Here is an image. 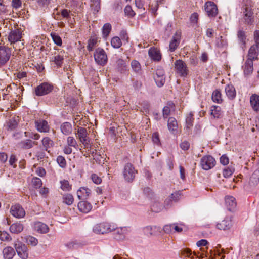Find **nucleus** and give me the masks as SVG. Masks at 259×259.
<instances>
[{
  "label": "nucleus",
  "instance_id": "obj_42",
  "mask_svg": "<svg viewBox=\"0 0 259 259\" xmlns=\"http://www.w3.org/2000/svg\"><path fill=\"white\" fill-rule=\"evenodd\" d=\"M162 204L159 202H154L151 206V210L153 212H159L163 209Z\"/></svg>",
  "mask_w": 259,
  "mask_h": 259
},
{
  "label": "nucleus",
  "instance_id": "obj_33",
  "mask_svg": "<svg viewBox=\"0 0 259 259\" xmlns=\"http://www.w3.org/2000/svg\"><path fill=\"white\" fill-rule=\"evenodd\" d=\"M259 183V170H256L252 174L250 178L249 184L251 186H256Z\"/></svg>",
  "mask_w": 259,
  "mask_h": 259
},
{
  "label": "nucleus",
  "instance_id": "obj_50",
  "mask_svg": "<svg viewBox=\"0 0 259 259\" xmlns=\"http://www.w3.org/2000/svg\"><path fill=\"white\" fill-rule=\"evenodd\" d=\"M61 188L64 191H69L71 189V185L67 180H63L60 182Z\"/></svg>",
  "mask_w": 259,
  "mask_h": 259
},
{
  "label": "nucleus",
  "instance_id": "obj_44",
  "mask_svg": "<svg viewBox=\"0 0 259 259\" xmlns=\"http://www.w3.org/2000/svg\"><path fill=\"white\" fill-rule=\"evenodd\" d=\"M111 44L114 48H119L122 45L121 39L117 36L112 38Z\"/></svg>",
  "mask_w": 259,
  "mask_h": 259
},
{
  "label": "nucleus",
  "instance_id": "obj_39",
  "mask_svg": "<svg viewBox=\"0 0 259 259\" xmlns=\"http://www.w3.org/2000/svg\"><path fill=\"white\" fill-rule=\"evenodd\" d=\"M37 144V142L28 139L22 141L20 143L22 148L25 149L31 148L34 145H36Z\"/></svg>",
  "mask_w": 259,
  "mask_h": 259
},
{
  "label": "nucleus",
  "instance_id": "obj_41",
  "mask_svg": "<svg viewBox=\"0 0 259 259\" xmlns=\"http://www.w3.org/2000/svg\"><path fill=\"white\" fill-rule=\"evenodd\" d=\"M74 201L73 196L71 194H66L63 196V202L68 205H71Z\"/></svg>",
  "mask_w": 259,
  "mask_h": 259
},
{
  "label": "nucleus",
  "instance_id": "obj_60",
  "mask_svg": "<svg viewBox=\"0 0 259 259\" xmlns=\"http://www.w3.org/2000/svg\"><path fill=\"white\" fill-rule=\"evenodd\" d=\"M238 38L240 41L242 42L243 44H245L246 36L245 35V33L244 31L242 30H239L238 32Z\"/></svg>",
  "mask_w": 259,
  "mask_h": 259
},
{
  "label": "nucleus",
  "instance_id": "obj_31",
  "mask_svg": "<svg viewBox=\"0 0 259 259\" xmlns=\"http://www.w3.org/2000/svg\"><path fill=\"white\" fill-rule=\"evenodd\" d=\"M60 130L63 134L68 135L72 132V125L69 122H65L61 125Z\"/></svg>",
  "mask_w": 259,
  "mask_h": 259
},
{
  "label": "nucleus",
  "instance_id": "obj_54",
  "mask_svg": "<svg viewBox=\"0 0 259 259\" xmlns=\"http://www.w3.org/2000/svg\"><path fill=\"white\" fill-rule=\"evenodd\" d=\"M220 108L218 106H213L211 107V115L214 118H219L220 115Z\"/></svg>",
  "mask_w": 259,
  "mask_h": 259
},
{
  "label": "nucleus",
  "instance_id": "obj_7",
  "mask_svg": "<svg viewBox=\"0 0 259 259\" xmlns=\"http://www.w3.org/2000/svg\"><path fill=\"white\" fill-rule=\"evenodd\" d=\"M94 56L95 60L97 64L104 65L107 63V56L103 49L97 48Z\"/></svg>",
  "mask_w": 259,
  "mask_h": 259
},
{
  "label": "nucleus",
  "instance_id": "obj_59",
  "mask_svg": "<svg viewBox=\"0 0 259 259\" xmlns=\"http://www.w3.org/2000/svg\"><path fill=\"white\" fill-rule=\"evenodd\" d=\"M67 142L68 145L69 146L76 147L77 145L76 141L73 137H68L67 139Z\"/></svg>",
  "mask_w": 259,
  "mask_h": 259
},
{
  "label": "nucleus",
  "instance_id": "obj_28",
  "mask_svg": "<svg viewBox=\"0 0 259 259\" xmlns=\"http://www.w3.org/2000/svg\"><path fill=\"white\" fill-rule=\"evenodd\" d=\"M34 228L36 231L41 233H46L49 231L48 226L41 222H36L34 224Z\"/></svg>",
  "mask_w": 259,
  "mask_h": 259
},
{
  "label": "nucleus",
  "instance_id": "obj_32",
  "mask_svg": "<svg viewBox=\"0 0 259 259\" xmlns=\"http://www.w3.org/2000/svg\"><path fill=\"white\" fill-rule=\"evenodd\" d=\"M253 70V61L246 60L244 65V72L245 75H250Z\"/></svg>",
  "mask_w": 259,
  "mask_h": 259
},
{
  "label": "nucleus",
  "instance_id": "obj_58",
  "mask_svg": "<svg viewBox=\"0 0 259 259\" xmlns=\"http://www.w3.org/2000/svg\"><path fill=\"white\" fill-rule=\"evenodd\" d=\"M57 161L60 167L64 168L66 165V160L62 156H59L57 158Z\"/></svg>",
  "mask_w": 259,
  "mask_h": 259
},
{
  "label": "nucleus",
  "instance_id": "obj_9",
  "mask_svg": "<svg viewBox=\"0 0 259 259\" xmlns=\"http://www.w3.org/2000/svg\"><path fill=\"white\" fill-rule=\"evenodd\" d=\"M215 159L210 155L203 156L200 161V165L204 170H209L214 166Z\"/></svg>",
  "mask_w": 259,
  "mask_h": 259
},
{
  "label": "nucleus",
  "instance_id": "obj_34",
  "mask_svg": "<svg viewBox=\"0 0 259 259\" xmlns=\"http://www.w3.org/2000/svg\"><path fill=\"white\" fill-rule=\"evenodd\" d=\"M211 99L214 102L221 103L223 101L221 91L219 90H215L212 94Z\"/></svg>",
  "mask_w": 259,
  "mask_h": 259
},
{
  "label": "nucleus",
  "instance_id": "obj_35",
  "mask_svg": "<svg viewBox=\"0 0 259 259\" xmlns=\"http://www.w3.org/2000/svg\"><path fill=\"white\" fill-rule=\"evenodd\" d=\"M174 108V104L171 102H168L166 106L164 107L163 108V116L164 118L167 117L170 113L171 110Z\"/></svg>",
  "mask_w": 259,
  "mask_h": 259
},
{
  "label": "nucleus",
  "instance_id": "obj_25",
  "mask_svg": "<svg viewBox=\"0 0 259 259\" xmlns=\"http://www.w3.org/2000/svg\"><path fill=\"white\" fill-rule=\"evenodd\" d=\"M3 254L5 259H12L15 255V251L13 247L7 246L3 249Z\"/></svg>",
  "mask_w": 259,
  "mask_h": 259
},
{
  "label": "nucleus",
  "instance_id": "obj_21",
  "mask_svg": "<svg viewBox=\"0 0 259 259\" xmlns=\"http://www.w3.org/2000/svg\"><path fill=\"white\" fill-rule=\"evenodd\" d=\"M143 231L146 235L150 236L159 231V228L156 226H147L143 228Z\"/></svg>",
  "mask_w": 259,
  "mask_h": 259
},
{
  "label": "nucleus",
  "instance_id": "obj_8",
  "mask_svg": "<svg viewBox=\"0 0 259 259\" xmlns=\"http://www.w3.org/2000/svg\"><path fill=\"white\" fill-rule=\"evenodd\" d=\"M53 90V86L47 83L44 82L38 85L35 89L36 96H41L50 93Z\"/></svg>",
  "mask_w": 259,
  "mask_h": 259
},
{
  "label": "nucleus",
  "instance_id": "obj_62",
  "mask_svg": "<svg viewBox=\"0 0 259 259\" xmlns=\"http://www.w3.org/2000/svg\"><path fill=\"white\" fill-rule=\"evenodd\" d=\"M124 12L126 15L129 16H133L135 15V13L132 9L131 6L128 5L126 6L124 9Z\"/></svg>",
  "mask_w": 259,
  "mask_h": 259
},
{
  "label": "nucleus",
  "instance_id": "obj_24",
  "mask_svg": "<svg viewBox=\"0 0 259 259\" xmlns=\"http://www.w3.org/2000/svg\"><path fill=\"white\" fill-rule=\"evenodd\" d=\"M244 19L246 23L249 24H251L253 20V12L251 9L248 7H245V11H244Z\"/></svg>",
  "mask_w": 259,
  "mask_h": 259
},
{
  "label": "nucleus",
  "instance_id": "obj_30",
  "mask_svg": "<svg viewBox=\"0 0 259 259\" xmlns=\"http://www.w3.org/2000/svg\"><path fill=\"white\" fill-rule=\"evenodd\" d=\"M257 49L255 45H253L250 47L248 51V58L247 60H250L253 61L254 60L257 59L258 53Z\"/></svg>",
  "mask_w": 259,
  "mask_h": 259
},
{
  "label": "nucleus",
  "instance_id": "obj_61",
  "mask_svg": "<svg viewBox=\"0 0 259 259\" xmlns=\"http://www.w3.org/2000/svg\"><path fill=\"white\" fill-rule=\"evenodd\" d=\"M163 231L167 234L172 233L174 231V224L165 225L163 227Z\"/></svg>",
  "mask_w": 259,
  "mask_h": 259
},
{
  "label": "nucleus",
  "instance_id": "obj_45",
  "mask_svg": "<svg viewBox=\"0 0 259 259\" xmlns=\"http://www.w3.org/2000/svg\"><path fill=\"white\" fill-rule=\"evenodd\" d=\"M91 7L95 12H98L100 9V0H91Z\"/></svg>",
  "mask_w": 259,
  "mask_h": 259
},
{
  "label": "nucleus",
  "instance_id": "obj_63",
  "mask_svg": "<svg viewBox=\"0 0 259 259\" xmlns=\"http://www.w3.org/2000/svg\"><path fill=\"white\" fill-rule=\"evenodd\" d=\"M17 125L18 123L15 120H10L8 123V129L13 130L17 127Z\"/></svg>",
  "mask_w": 259,
  "mask_h": 259
},
{
  "label": "nucleus",
  "instance_id": "obj_29",
  "mask_svg": "<svg viewBox=\"0 0 259 259\" xmlns=\"http://www.w3.org/2000/svg\"><path fill=\"white\" fill-rule=\"evenodd\" d=\"M148 54L150 57L155 61H159L161 59V55L159 50L156 48H151Z\"/></svg>",
  "mask_w": 259,
  "mask_h": 259
},
{
  "label": "nucleus",
  "instance_id": "obj_48",
  "mask_svg": "<svg viewBox=\"0 0 259 259\" xmlns=\"http://www.w3.org/2000/svg\"><path fill=\"white\" fill-rule=\"evenodd\" d=\"M97 42V39L95 36H92L88 41L87 49L89 51H92L94 46Z\"/></svg>",
  "mask_w": 259,
  "mask_h": 259
},
{
  "label": "nucleus",
  "instance_id": "obj_20",
  "mask_svg": "<svg viewBox=\"0 0 259 259\" xmlns=\"http://www.w3.org/2000/svg\"><path fill=\"white\" fill-rule=\"evenodd\" d=\"M24 229L23 225L20 222L13 223L10 226V231L13 234H18L21 233Z\"/></svg>",
  "mask_w": 259,
  "mask_h": 259
},
{
  "label": "nucleus",
  "instance_id": "obj_14",
  "mask_svg": "<svg viewBox=\"0 0 259 259\" xmlns=\"http://www.w3.org/2000/svg\"><path fill=\"white\" fill-rule=\"evenodd\" d=\"M113 231H115L114 238L118 240H122L125 238L127 229L126 227H117L116 225V229Z\"/></svg>",
  "mask_w": 259,
  "mask_h": 259
},
{
  "label": "nucleus",
  "instance_id": "obj_5",
  "mask_svg": "<svg viewBox=\"0 0 259 259\" xmlns=\"http://www.w3.org/2000/svg\"><path fill=\"white\" fill-rule=\"evenodd\" d=\"M175 70L181 77H186L189 70L186 64L182 60H177L174 63Z\"/></svg>",
  "mask_w": 259,
  "mask_h": 259
},
{
  "label": "nucleus",
  "instance_id": "obj_19",
  "mask_svg": "<svg viewBox=\"0 0 259 259\" xmlns=\"http://www.w3.org/2000/svg\"><path fill=\"white\" fill-rule=\"evenodd\" d=\"M92 206L89 202L85 201H81L78 204V208L80 212L88 213L92 209Z\"/></svg>",
  "mask_w": 259,
  "mask_h": 259
},
{
  "label": "nucleus",
  "instance_id": "obj_18",
  "mask_svg": "<svg viewBox=\"0 0 259 259\" xmlns=\"http://www.w3.org/2000/svg\"><path fill=\"white\" fill-rule=\"evenodd\" d=\"M91 190L86 187H81L77 191V197L80 200L87 199L91 194Z\"/></svg>",
  "mask_w": 259,
  "mask_h": 259
},
{
  "label": "nucleus",
  "instance_id": "obj_27",
  "mask_svg": "<svg viewBox=\"0 0 259 259\" xmlns=\"http://www.w3.org/2000/svg\"><path fill=\"white\" fill-rule=\"evenodd\" d=\"M225 92L229 99L232 100L236 97V91L232 84H228L225 88Z\"/></svg>",
  "mask_w": 259,
  "mask_h": 259
},
{
  "label": "nucleus",
  "instance_id": "obj_23",
  "mask_svg": "<svg viewBox=\"0 0 259 259\" xmlns=\"http://www.w3.org/2000/svg\"><path fill=\"white\" fill-rule=\"evenodd\" d=\"M63 60L64 56L62 52L58 54H55L54 56L51 58V61L53 62L58 67H61L62 66Z\"/></svg>",
  "mask_w": 259,
  "mask_h": 259
},
{
  "label": "nucleus",
  "instance_id": "obj_56",
  "mask_svg": "<svg viewBox=\"0 0 259 259\" xmlns=\"http://www.w3.org/2000/svg\"><path fill=\"white\" fill-rule=\"evenodd\" d=\"M32 183L35 188H39L42 184L41 179L37 177L32 179Z\"/></svg>",
  "mask_w": 259,
  "mask_h": 259
},
{
  "label": "nucleus",
  "instance_id": "obj_37",
  "mask_svg": "<svg viewBox=\"0 0 259 259\" xmlns=\"http://www.w3.org/2000/svg\"><path fill=\"white\" fill-rule=\"evenodd\" d=\"M167 126L169 131H176L178 128V123L176 119L174 117L169 118L168 120Z\"/></svg>",
  "mask_w": 259,
  "mask_h": 259
},
{
  "label": "nucleus",
  "instance_id": "obj_16",
  "mask_svg": "<svg viewBox=\"0 0 259 259\" xmlns=\"http://www.w3.org/2000/svg\"><path fill=\"white\" fill-rule=\"evenodd\" d=\"M225 205L228 210H234L237 205L235 198L232 196H226Z\"/></svg>",
  "mask_w": 259,
  "mask_h": 259
},
{
  "label": "nucleus",
  "instance_id": "obj_1",
  "mask_svg": "<svg viewBox=\"0 0 259 259\" xmlns=\"http://www.w3.org/2000/svg\"><path fill=\"white\" fill-rule=\"evenodd\" d=\"M116 229V224L106 222L96 224L93 231L97 234H104L113 231Z\"/></svg>",
  "mask_w": 259,
  "mask_h": 259
},
{
  "label": "nucleus",
  "instance_id": "obj_15",
  "mask_svg": "<svg viewBox=\"0 0 259 259\" xmlns=\"http://www.w3.org/2000/svg\"><path fill=\"white\" fill-rule=\"evenodd\" d=\"M86 242L84 241L75 240L69 242L66 244V246L70 249H77L81 248L86 245Z\"/></svg>",
  "mask_w": 259,
  "mask_h": 259
},
{
  "label": "nucleus",
  "instance_id": "obj_22",
  "mask_svg": "<svg viewBox=\"0 0 259 259\" xmlns=\"http://www.w3.org/2000/svg\"><path fill=\"white\" fill-rule=\"evenodd\" d=\"M35 125L37 130L40 132H47L49 131L48 122L44 120H39L35 121Z\"/></svg>",
  "mask_w": 259,
  "mask_h": 259
},
{
  "label": "nucleus",
  "instance_id": "obj_40",
  "mask_svg": "<svg viewBox=\"0 0 259 259\" xmlns=\"http://www.w3.org/2000/svg\"><path fill=\"white\" fill-rule=\"evenodd\" d=\"M116 63L117 68L120 72L124 73L126 70V64L124 60L121 59H118Z\"/></svg>",
  "mask_w": 259,
  "mask_h": 259
},
{
  "label": "nucleus",
  "instance_id": "obj_17",
  "mask_svg": "<svg viewBox=\"0 0 259 259\" xmlns=\"http://www.w3.org/2000/svg\"><path fill=\"white\" fill-rule=\"evenodd\" d=\"M232 225V220L230 218H226L220 223L217 224V228L220 230H228L229 229Z\"/></svg>",
  "mask_w": 259,
  "mask_h": 259
},
{
  "label": "nucleus",
  "instance_id": "obj_43",
  "mask_svg": "<svg viewBox=\"0 0 259 259\" xmlns=\"http://www.w3.org/2000/svg\"><path fill=\"white\" fill-rule=\"evenodd\" d=\"M149 104L147 102H143L141 104V107H139V109L141 112H142L145 115L149 113Z\"/></svg>",
  "mask_w": 259,
  "mask_h": 259
},
{
  "label": "nucleus",
  "instance_id": "obj_3",
  "mask_svg": "<svg viewBox=\"0 0 259 259\" xmlns=\"http://www.w3.org/2000/svg\"><path fill=\"white\" fill-rule=\"evenodd\" d=\"M14 247L18 255L22 259H27L29 255L28 249L27 246L17 240L14 243Z\"/></svg>",
  "mask_w": 259,
  "mask_h": 259
},
{
  "label": "nucleus",
  "instance_id": "obj_12",
  "mask_svg": "<svg viewBox=\"0 0 259 259\" xmlns=\"http://www.w3.org/2000/svg\"><path fill=\"white\" fill-rule=\"evenodd\" d=\"M10 212L12 215L17 218H23L25 215V210L19 204L12 206Z\"/></svg>",
  "mask_w": 259,
  "mask_h": 259
},
{
  "label": "nucleus",
  "instance_id": "obj_53",
  "mask_svg": "<svg viewBox=\"0 0 259 259\" xmlns=\"http://www.w3.org/2000/svg\"><path fill=\"white\" fill-rule=\"evenodd\" d=\"M234 172V169L233 168L231 167H228L223 170V175L225 178H227L232 176Z\"/></svg>",
  "mask_w": 259,
  "mask_h": 259
},
{
  "label": "nucleus",
  "instance_id": "obj_55",
  "mask_svg": "<svg viewBox=\"0 0 259 259\" xmlns=\"http://www.w3.org/2000/svg\"><path fill=\"white\" fill-rule=\"evenodd\" d=\"M194 118L193 117V114L190 113L188 116H187L186 119V123L187 128H190L193 126V121Z\"/></svg>",
  "mask_w": 259,
  "mask_h": 259
},
{
  "label": "nucleus",
  "instance_id": "obj_38",
  "mask_svg": "<svg viewBox=\"0 0 259 259\" xmlns=\"http://www.w3.org/2000/svg\"><path fill=\"white\" fill-rule=\"evenodd\" d=\"M131 67L133 71L135 73L138 74H140L141 73V66L138 61L136 60H133L131 62Z\"/></svg>",
  "mask_w": 259,
  "mask_h": 259
},
{
  "label": "nucleus",
  "instance_id": "obj_52",
  "mask_svg": "<svg viewBox=\"0 0 259 259\" xmlns=\"http://www.w3.org/2000/svg\"><path fill=\"white\" fill-rule=\"evenodd\" d=\"M51 36L52 38L54 41V42L56 44L57 46H61L62 44V39L61 37L57 34L52 33L51 34Z\"/></svg>",
  "mask_w": 259,
  "mask_h": 259
},
{
  "label": "nucleus",
  "instance_id": "obj_36",
  "mask_svg": "<svg viewBox=\"0 0 259 259\" xmlns=\"http://www.w3.org/2000/svg\"><path fill=\"white\" fill-rule=\"evenodd\" d=\"M163 1L164 0H154L150 4L149 7H150V11L153 14L156 15V13L158 10L159 4L162 3Z\"/></svg>",
  "mask_w": 259,
  "mask_h": 259
},
{
  "label": "nucleus",
  "instance_id": "obj_2",
  "mask_svg": "<svg viewBox=\"0 0 259 259\" xmlns=\"http://www.w3.org/2000/svg\"><path fill=\"white\" fill-rule=\"evenodd\" d=\"M22 32L23 31L21 29H15L12 30L8 35V41L11 45H13V48H15V49H17V48L14 45L21 41L23 35Z\"/></svg>",
  "mask_w": 259,
  "mask_h": 259
},
{
  "label": "nucleus",
  "instance_id": "obj_6",
  "mask_svg": "<svg viewBox=\"0 0 259 259\" xmlns=\"http://www.w3.org/2000/svg\"><path fill=\"white\" fill-rule=\"evenodd\" d=\"M11 55L10 48L5 46H0V67L5 65L9 60Z\"/></svg>",
  "mask_w": 259,
  "mask_h": 259
},
{
  "label": "nucleus",
  "instance_id": "obj_57",
  "mask_svg": "<svg viewBox=\"0 0 259 259\" xmlns=\"http://www.w3.org/2000/svg\"><path fill=\"white\" fill-rule=\"evenodd\" d=\"M154 78L156 84L159 87H161L164 85L165 81V77L154 76Z\"/></svg>",
  "mask_w": 259,
  "mask_h": 259
},
{
  "label": "nucleus",
  "instance_id": "obj_49",
  "mask_svg": "<svg viewBox=\"0 0 259 259\" xmlns=\"http://www.w3.org/2000/svg\"><path fill=\"white\" fill-rule=\"evenodd\" d=\"M0 239L3 241H10L12 238L7 232L0 231Z\"/></svg>",
  "mask_w": 259,
  "mask_h": 259
},
{
  "label": "nucleus",
  "instance_id": "obj_64",
  "mask_svg": "<svg viewBox=\"0 0 259 259\" xmlns=\"http://www.w3.org/2000/svg\"><path fill=\"white\" fill-rule=\"evenodd\" d=\"M254 40L255 42V46L257 50L259 49V31L256 30L254 33Z\"/></svg>",
  "mask_w": 259,
  "mask_h": 259
},
{
  "label": "nucleus",
  "instance_id": "obj_26",
  "mask_svg": "<svg viewBox=\"0 0 259 259\" xmlns=\"http://www.w3.org/2000/svg\"><path fill=\"white\" fill-rule=\"evenodd\" d=\"M251 107L255 111H259V96L256 94L252 95L250 98Z\"/></svg>",
  "mask_w": 259,
  "mask_h": 259
},
{
  "label": "nucleus",
  "instance_id": "obj_13",
  "mask_svg": "<svg viewBox=\"0 0 259 259\" xmlns=\"http://www.w3.org/2000/svg\"><path fill=\"white\" fill-rule=\"evenodd\" d=\"M77 135L80 141L85 146H87L89 143V140L88 139V133L87 129L82 127H79L77 130Z\"/></svg>",
  "mask_w": 259,
  "mask_h": 259
},
{
  "label": "nucleus",
  "instance_id": "obj_10",
  "mask_svg": "<svg viewBox=\"0 0 259 259\" xmlns=\"http://www.w3.org/2000/svg\"><path fill=\"white\" fill-rule=\"evenodd\" d=\"M181 38V32L180 31H177L174 36H172L171 40L169 42V51L170 52H174L178 47Z\"/></svg>",
  "mask_w": 259,
  "mask_h": 259
},
{
  "label": "nucleus",
  "instance_id": "obj_51",
  "mask_svg": "<svg viewBox=\"0 0 259 259\" xmlns=\"http://www.w3.org/2000/svg\"><path fill=\"white\" fill-rule=\"evenodd\" d=\"M42 143L46 150L53 146V142L48 137L44 138L42 140Z\"/></svg>",
  "mask_w": 259,
  "mask_h": 259
},
{
  "label": "nucleus",
  "instance_id": "obj_4",
  "mask_svg": "<svg viewBox=\"0 0 259 259\" xmlns=\"http://www.w3.org/2000/svg\"><path fill=\"white\" fill-rule=\"evenodd\" d=\"M137 172V170L131 163H127L125 164L123 174L124 178L127 182H132L134 180Z\"/></svg>",
  "mask_w": 259,
  "mask_h": 259
},
{
  "label": "nucleus",
  "instance_id": "obj_46",
  "mask_svg": "<svg viewBox=\"0 0 259 259\" xmlns=\"http://www.w3.org/2000/svg\"><path fill=\"white\" fill-rule=\"evenodd\" d=\"M26 242L28 244L32 246H36L38 244V240L35 237L31 236H27L25 237Z\"/></svg>",
  "mask_w": 259,
  "mask_h": 259
},
{
  "label": "nucleus",
  "instance_id": "obj_11",
  "mask_svg": "<svg viewBox=\"0 0 259 259\" xmlns=\"http://www.w3.org/2000/svg\"><path fill=\"white\" fill-rule=\"evenodd\" d=\"M205 11L209 17H215L218 14L217 5L212 2H207L205 4Z\"/></svg>",
  "mask_w": 259,
  "mask_h": 259
},
{
  "label": "nucleus",
  "instance_id": "obj_47",
  "mask_svg": "<svg viewBox=\"0 0 259 259\" xmlns=\"http://www.w3.org/2000/svg\"><path fill=\"white\" fill-rule=\"evenodd\" d=\"M111 29V26L109 23H106L104 25L102 28V34L104 37L108 36Z\"/></svg>",
  "mask_w": 259,
  "mask_h": 259
}]
</instances>
